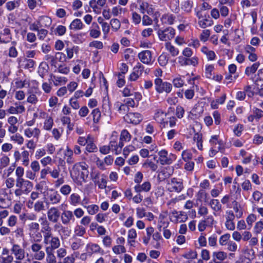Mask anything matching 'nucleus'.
<instances>
[{"mask_svg":"<svg viewBox=\"0 0 263 263\" xmlns=\"http://www.w3.org/2000/svg\"><path fill=\"white\" fill-rule=\"evenodd\" d=\"M69 202L70 205L77 206L81 202V197L78 194L73 193L69 197Z\"/></svg>","mask_w":263,"mask_h":263,"instance_id":"obj_39","label":"nucleus"},{"mask_svg":"<svg viewBox=\"0 0 263 263\" xmlns=\"http://www.w3.org/2000/svg\"><path fill=\"white\" fill-rule=\"evenodd\" d=\"M89 31L90 36L94 39L98 38L101 35L100 27L97 23L95 22L92 24V27L90 28Z\"/></svg>","mask_w":263,"mask_h":263,"instance_id":"obj_27","label":"nucleus"},{"mask_svg":"<svg viewBox=\"0 0 263 263\" xmlns=\"http://www.w3.org/2000/svg\"><path fill=\"white\" fill-rule=\"evenodd\" d=\"M136 231L134 229H130L128 232V242L132 245L135 242V239L137 237Z\"/></svg>","mask_w":263,"mask_h":263,"instance_id":"obj_50","label":"nucleus"},{"mask_svg":"<svg viewBox=\"0 0 263 263\" xmlns=\"http://www.w3.org/2000/svg\"><path fill=\"white\" fill-rule=\"evenodd\" d=\"M213 261L215 262L216 260L219 261H223L227 257V253L223 251H215L212 254Z\"/></svg>","mask_w":263,"mask_h":263,"instance_id":"obj_37","label":"nucleus"},{"mask_svg":"<svg viewBox=\"0 0 263 263\" xmlns=\"http://www.w3.org/2000/svg\"><path fill=\"white\" fill-rule=\"evenodd\" d=\"M31 251L34 253V258L37 260H43L45 256L44 251L42 250L43 246L37 243H33L31 247Z\"/></svg>","mask_w":263,"mask_h":263,"instance_id":"obj_10","label":"nucleus"},{"mask_svg":"<svg viewBox=\"0 0 263 263\" xmlns=\"http://www.w3.org/2000/svg\"><path fill=\"white\" fill-rule=\"evenodd\" d=\"M64 158L68 164H71L74 162L73 158V152L68 146H67L64 152Z\"/></svg>","mask_w":263,"mask_h":263,"instance_id":"obj_28","label":"nucleus"},{"mask_svg":"<svg viewBox=\"0 0 263 263\" xmlns=\"http://www.w3.org/2000/svg\"><path fill=\"white\" fill-rule=\"evenodd\" d=\"M175 20V17L172 14H164L161 17V21L163 24L172 25Z\"/></svg>","mask_w":263,"mask_h":263,"instance_id":"obj_47","label":"nucleus"},{"mask_svg":"<svg viewBox=\"0 0 263 263\" xmlns=\"http://www.w3.org/2000/svg\"><path fill=\"white\" fill-rule=\"evenodd\" d=\"M88 142L86 144V150L89 153H95L98 150L97 146L94 143L93 138L90 135L87 136Z\"/></svg>","mask_w":263,"mask_h":263,"instance_id":"obj_25","label":"nucleus"},{"mask_svg":"<svg viewBox=\"0 0 263 263\" xmlns=\"http://www.w3.org/2000/svg\"><path fill=\"white\" fill-rule=\"evenodd\" d=\"M17 218L16 216L14 215H10L7 220V226L10 228L15 227L17 223Z\"/></svg>","mask_w":263,"mask_h":263,"instance_id":"obj_52","label":"nucleus"},{"mask_svg":"<svg viewBox=\"0 0 263 263\" xmlns=\"http://www.w3.org/2000/svg\"><path fill=\"white\" fill-rule=\"evenodd\" d=\"M84 27V25L79 18H76L72 21L69 25V28L71 30H78L82 29Z\"/></svg>","mask_w":263,"mask_h":263,"instance_id":"obj_33","label":"nucleus"},{"mask_svg":"<svg viewBox=\"0 0 263 263\" xmlns=\"http://www.w3.org/2000/svg\"><path fill=\"white\" fill-rule=\"evenodd\" d=\"M48 219L49 221L53 223L58 222L60 217V212L57 207H51L47 212Z\"/></svg>","mask_w":263,"mask_h":263,"instance_id":"obj_13","label":"nucleus"},{"mask_svg":"<svg viewBox=\"0 0 263 263\" xmlns=\"http://www.w3.org/2000/svg\"><path fill=\"white\" fill-rule=\"evenodd\" d=\"M140 10L142 13H144L145 11H146L148 14L153 12L151 6H150L148 3L145 2H142L141 3L140 5Z\"/></svg>","mask_w":263,"mask_h":263,"instance_id":"obj_45","label":"nucleus"},{"mask_svg":"<svg viewBox=\"0 0 263 263\" xmlns=\"http://www.w3.org/2000/svg\"><path fill=\"white\" fill-rule=\"evenodd\" d=\"M41 27H48L51 24V19L46 16H43L41 17L38 20Z\"/></svg>","mask_w":263,"mask_h":263,"instance_id":"obj_46","label":"nucleus"},{"mask_svg":"<svg viewBox=\"0 0 263 263\" xmlns=\"http://www.w3.org/2000/svg\"><path fill=\"white\" fill-rule=\"evenodd\" d=\"M236 216L234 212L232 210L226 211L224 225L227 230L234 231L235 229L234 219Z\"/></svg>","mask_w":263,"mask_h":263,"instance_id":"obj_8","label":"nucleus"},{"mask_svg":"<svg viewBox=\"0 0 263 263\" xmlns=\"http://www.w3.org/2000/svg\"><path fill=\"white\" fill-rule=\"evenodd\" d=\"M41 133L38 128H26L24 130V135L28 138H34L37 140Z\"/></svg>","mask_w":263,"mask_h":263,"instance_id":"obj_22","label":"nucleus"},{"mask_svg":"<svg viewBox=\"0 0 263 263\" xmlns=\"http://www.w3.org/2000/svg\"><path fill=\"white\" fill-rule=\"evenodd\" d=\"M254 230L255 234H260L263 230V221H257L255 224Z\"/></svg>","mask_w":263,"mask_h":263,"instance_id":"obj_64","label":"nucleus"},{"mask_svg":"<svg viewBox=\"0 0 263 263\" xmlns=\"http://www.w3.org/2000/svg\"><path fill=\"white\" fill-rule=\"evenodd\" d=\"M74 233L75 235L83 236L86 233V230L82 226H77L74 228Z\"/></svg>","mask_w":263,"mask_h":263,"instance_id":"obj_59","label":"nucleus"},{"mask_svg":"<svg viewBox=\"0 0 263 263\" xmlns=\"http://www.w3.org/2000/svg\"><path fill=\"white\" fill-rule=\"evenodd\" d=\"M88 165L84 162H80L74 164L70 175L73 180L79 185L86 182L89 174Z\"/></svg>","mask_w":263,"mask_h":263,"instance_id":"obj_2","label":"nucleus"},{"mask_svg":"<svg viewBox=\"0 0 263 263\" xmlns=\"http://www.w3.org/2000/svg\"><path fill=\"white\" fill-rule=\"evenodd\" d=\"M143 70V66L141 64L138 63L134 68V71L130 74L129 80L131 81H136L142 74Z\"/></svg>","mask_w":263,"mask_h":263,"instance_id":"obj_16","label":"nucleus"},{"mask_svg":"<svg viewBox=\"0 0 263 263\" xmlns=\"http://www.w3.org/2000/svg\"><path fill=\"white\" fill-rule=\"evenodd\" d=\"M168 57L165 54L162 53L158 58V62L161 66H165L168 63Z\"/></svg>","mask_w":263,"mask_h":263,"instance_id":"obj_62","label":"nucleus"},{"mask_svg":"<svg viewBox=\"0 0 263 263\" xmlns=\"http://www.w3.org/2000/svg\"><path fill=\"white\" fill-rule=\"evenodd\" d=\"M46 261L47 263L57 262L56 257L52 252L47 251Z\"/></svg>","mask_w":263,"mask_h":263,"instance_id":"obj_63","label":"nucleus"},{"mask_svg":"<svg viewBox=\"0 0 263 263\" xmlns=\"http://www.w3.org/2000/svg\"><path fill=\"white\" fill-rule=\"evenodd\" d=\"M71 191V187L68 184H64L62 185L60 189V192L64 196L68 195Z\"/></svg>","mask_w":263,"mask_h":263,"instance_id":"obj_60","label":"nucleus"},{"mask_svg":"<svg viewBox=\"0 0 263 263\" xmlns=\"http://www.w3.org/2000/svg\"><path fill=\"white\" fill-rule=\"evenodd\" d=\"M233 208L234 213L237 218H240L243 214V210L241 205L237 201L233 202Z\"/></svg>","mask_w":263,"mask_h":263,"instance_id":"obj_30","label":"nucleus"},{"mask_svg":"<svg viewBox=\"0 0 263 263\" xmlns=\"http://www.w3.org/2000/svg\"><path fill=\"white\" fill-rule=\"evenodd\" d=\"M130 139L131 135L126 129H123L121 131L120 137V142L129 141Z\"/></svg>","mask_w":263,"mask_h":263,"instance_id":"obj_51","label":"nucleus"},{"mask_svg":"<svg viewBox=\"0 0 263 263\" xmlns=\"http://www.w3.org/2000/svg\"><path fill=\"white\" fill-rule=\"evenodd\" d=\"M173 173L174 168L173 167H165L158 173V179L160 181H163L172 176Z\"/></svg>","mask_w":263,"mask_h":263,"instance_id":"obj_15","label":"nucleus"},{"mask_svg":"<svg viewBox=\"0 0 263 263\" xmlns=\"http://www.w3.org/2000/svg\"><path fill=\"white\" fill-rule=\"evenodd\" d=\"M37 91L33 92L31 90H29L28 91L27 94H28V97L27 99V101L31 104H35L38 102V98L37 97Z\"/></svg>","mask_w":263,"mask_h":263,"instance_id":"obj_36","label":"nucleus"},{"mask_svg":"<svg viewBox=\"0 0 263 263\" xmlns=\"http://www.w3.org/2000/svg\"><path fill=\"white\" fill-rule=\"evenodd\" d=\"M25 111V107L20 103H16L14 106H10L8 109V111L11 114H22Z\"/></svg>","mask_w":263,"mask_h":263,"instance_id":"obj_26","label":"nucleus"},{"mask_svg":"<svg viewBox=\"0 0 263 263\" xmlns=\"http://www.w3.org/2000/svg\"><path fill=\"white\" fill-rule=\"evenodd\" d=\"M15 86L17 88H22L23 87H26L29 86V81L26 79L24 80L16 79L15 82Z\"/></svg>","mask_w":263,"mask_h":263,"instance_id":"obj_54","label":"nucleus"},{"mask_svg":"<svg viewBox=\"0 0 263 263\" xmlns=\"http://www.w3.org/2000/svg\"><path fill=\"white\" fill-rule=\"evenodd\" d=\"M22 149H23V151L21 153L22 165L24 166H28L29 164V152L24 149V148H22Z\"/></svg>","mask_w":263,"mask_h":263,"instance_id":"obj_41","label":"nucleus"},{"mask_svg":"<svg viewBox=\"0 0 263 263\" xmlns=\"http://www.w3.org/2000/svg\"><path fill=\"white\" fill-rule=\"evenodd\" d=\"M40 220L42 221L41 224L42 225V232L43 233H45L46 232L51 231V228L49 227V224L45 217H41L40 218Z\"/></svg>","mask_w":263,"mask_h":263,"instance_id":"obj_53","label":"nucleus"},{"mask_svg":"<svg viewBox=\"0 0 263 263\" xmlns=\"http://www.w3.org/2000/svg\"><path fill=\"white\" fill-rule=\"evenodd\" d=\"M53 125V120L51 117H46L44 123L43 128L46 130H50Z\"/></svg>","mask_w":263,"mask_h":263,"instance_id":"obj_49","label":"nucleus"},{"mask_svg":"<svg viewBox=\"0 0 263 263\" xmlns=\"http://www.w3.org/2000/svg\"><path fill=\"white\" fill-rule=\"evenodd\" d=\"M165 47L173 57H176L179 54V50L172 45L170 42L166 43Z\"/></svg>","mask_w":263,"mask_h":263,"instance_id":"obj_44","label":"nucleus"},{"mask_svg":"<svg viewBox=\"0 0 263 263\" xmlns=\"http://www.w3.org/2000/svg\"><path fill=\"white\" fill-rule=\"evenodd\" d=\"M209 204L213 210V214L215 216H218L222 211V205L218 200L212 199L210 201Z\"/></svg>","mask_w":263,"mask_h":263,"instance_id":"obj_20","label":"nucleus"},{"mask_svg":"<svg viewBox=\"0 0 263 263\" xmlns=\"http://www.w3.org/2000/svg\"><path fill=\"white\" fill-rule=\"evenodd\" d=\"M61 220L64 225H68L72 220H74V216L72 211L69 210L64 211L60 215Z\"/></svg>","mask_w":263,"mask_h":263,"instance_id":"obj_19","label":"nucleus"},{"mask_svg":"<svg viewBox=\"0 0 263 263\" xmlns=\"http://www.w3.org/2000/svg\"><path fill=\"white\" fill-rule=\"evenodd\" d=\"M106 4V0H91L89 3L90 7L96 14H100Z\"/></svg>","mask_w":263,"mask_h":263,"instance_id":"obj_12","label":"nucleus"},{"mask_svg":"<svg viewBox=\"0 0 263 263\" xmlns=\"http://www.w3.org/2000/svg\"><path fill=\"white\" fill-rule=\"evenodd\" d=\"M11 251L17 260H22L25 258L24 249L17 244L12 245Z\"/></svg>","mask_w":263,"mask_h":263,"instance_id":"obj_11","label":"nucleus"},{"mask_svg":"<svg viewBox=\"0 0 263 263\" xmlns=\"http://www.w3.org/2000/svg\"><path fill=\"white\" fill-rule=\"evenodd\" d=\"M259 62L254 63L252 66L247 67L245 70V74L247 76L250 75L251 73H254L256 72L259 66Z\"/></svg>","mask_w":263,"mask_h":263,"instance_id":"obj_48","label":"nucleus"},{"mask_svg":"<svg viewBox=\"0 0 263 263\" xmlns=\"http://www.w3.org/2000/svg\"><path fill=\"white\" fill-rule=\"evenodd\" d=\"M252 114L248 117V120L250 122L258 121L263 117V110L257 107H254L252 109Z\"/></svg>","mask_w":263,"mask_h":263,"instance_id":"obj_17","label":"nucleus"},{"mask_svg":"<svg viewBox=\"0 0 263 263\" xmlns=\"http://www.w3.org/2000/svg\"><path fill=\"white\" fill-rule=\"evenodd\" d=\"M11 40V34L9 28H5L0 33V43H7Z\"/></svg>","mask_w":263,"mask_h":263,"instance_id":"obj_24","label":"nucleus"},{"mask_svg":"<svg viewBox=\"0 0 263 263\" xmlns=\"http://www.w3.org/2000/svg\"><path fill=\"white\" fill-rule=\"evenodd\" d=\"M151 189V184L148 181H146L142 184H138L135 186L134 190L137 193L141 192H148Z\"/></svg>","mask_w":263,"mask_h":263,"instance_id":"obj_29","label":"nucleus"},{"mask_svg":"<svg viewBox=\"0 0 263 263\" xmlns=\"http://www.w3.org/2000/svg\"><path fill=\"white\" fill-rule=\"evenodd\" d=\"M198 23L201 28H205L211 26L213 24V21L212 20L205 17L200 20H198Z\"/></svg>","mask_w":263,"mask_h":263,"instance_id":"obj_43","label":"nucleus"},{"mask_svg":"<svg viewBox=\"0 0 263 263\" xmlns=\"http://www.w3.org/2000/svg\"><path fill=\"white\" fill-rule=\"evenodd\" d=\"M211 34L210 30L209 29H205L202 30L201 33L199 36V39L201 41L205 42L209 39Z\"/></svg>","mask_w":263,"mask_h":263,"instance_id":"obj_58","label":"nucleus"},{"mask_svg":"<svg viewBox=\"0 0 263 263\" xmlns=\"http://www.w3.org/2000/svg\"><path fill=\"white\" fill-rule=\"evenodd\" d=\"M167 187L170 192L179 193L183 189V182L180 179L173 178L167 181Z\"/></svg>","mask_w":263,"mask_h":263,"instance_id":"obj_5","label":"nucleus"},{"mask_svg":"<svg viewBox=\"0 0 263 263\" xmlns=\"http://www.w3.org/2000/svg\"><path fill=\"white\" fill-rule=\"evenodd\" d=\"M211 147H218V150H220L222 146V141L219 139L217 135L212 136L209 140Z\"/></svg>","mask_w":263,"mask_h":263,"instance_id":"obj_32","label":"nucleus"},{"mask_svg":"<svg viewBox=\"0 0 263 263\" xmlns=\"http://www.w3.org/2000/svg\"><path fill=\"white\" fill-rule=\"evenodd\" d=\"M156 91L159 93L165 92L169 93L172 89V84L167 82H163L160 78H156L154 81Z\"/></svg>","mask_w":263,"mask_h":263,"instance_id":"obj_4","label":"nucleus"},{"mask_svg":"<svg viewBox=\"0 0 263 263\" xmlns=\"http://www.w3.org/2000/svg\"><path fill=\"white\" fill-rule=\"evenodd\" d=\"M112 250L116 254H120L126 252V250L123 245H116L112 247Z\"/></svg>","mask_w":263,"mask_h":263,"instance_id":"obj_55","label":"nucleus"},{"mask_svg":"<svg viewBox=\"0 0 263 263\" xmlns=\"http://www.w3.org/2000/svg\"><path fill=\"white\" fill-rule=\"evenodd\" d=\"M201 51L206 55L208 60L213 61L215 59V53L213 51L209 49L207 47L203 46L201 49Z\"/></svg>","mask_w":263,"mask_h":263,"instance_id":"obj_35","label":"nucleus"},{"mask_svg":"<svg viewBox=\"0 0 263 263\" xmlns=\"http://www.w3.org/2000/svg\"><path fill=\"white\" fill-rule=\"evenodd\" d=\"M166 114L160 109L157 110L154 116V120L160 123L164 122V120Z\"/></svg>","mask_w":263,"mask_h":263,"instance_id":"obj_38","label":"nucleus"},{"mask_svg":"<svg viewBox=\"0 0 263 263\" xmlns=\"http://www.w3.org/2000/svg\"><path fill=\"white\" fill-rule=\"evenodd\" d=\"M91 178L96 185L100 189H105L107 186V176L98 172H94L91 174Z\"/></svg>","mask_w":263,"mask_h":263,"instance_id":"obj_3","label":"nucleus"},{"mask_svg":"<svg viewBox=\"0 0 263 263\" xmlns=\"http://www.w3.org/2000/svg\"><path fill=\"white\" fill-rule=\"evenodd\" d=\"M92 116L93 121L95 123L99 122L101 118V112L98 108L94 109L91 113Z\"/></svg>","mask_w":263,"mask_h":263,"instance_id":"obj_56","label":"nucleus"},{"mask_svg":"<svg viewBox=\"0 0 263 263\" xmlns=\"http://www.w3.org/2000/svg\"><path fill=\"white\" fill-rule=\"evenodd\" d=\"M25 170L21 166H17L15 169V186L16 189L14 191V195L20 198L23 194L28 195L33 187V183L28 180L23 178Z\"/></svg>","mask_w":263,"mask_h":263,"instance_id":"obj_1","label":"nucleus"},{"mask_svg":"<svg viewBox=\"0 0 263 263\" xmlns=\"http://www.w3.org/2000/svg\"><path fill=\"white\" fill-rule=\"evenodd\" d=\"M168 153L165 150H162L158 153L159 159L157 162H160L162 165L169 164L172 163L171 159L167 157Z\"/></svg>","mask_w":263,"mask_h":263,"instance_id":"obj_23","label":"nucleus"},{"mask_svg":"<svg viewBox=\"0 0 263 263\" xmlns=\"http://www.w3.org/2000/svg\"><path fill=\"white\" fill-rule=\"evenodd\" d=\"M127 11L126 8H122L120 6L118 5L112 8L111 13L114 16H117L122 13H125Z\"/></svg>","mask_w":263,"mask_h":263,"instance_id":"obj_40","label":"nucleus"},{"mask_svg":"<svg viewBox=\"0 0 263 263\" xmlns=\"http://www.w3.org/2000/svg\"><path fill=\"white\" fill-rule=\"evenodd\" d=\"M169 222L167 218L166 213L161 214L159 217L158 228L161 230V228H167L168 226Z\"/></svg>","mask_w":263,"mask_h":263,"instance_id":"obj_31","label":"nucleus"},{"mask_svg":"<svg viewBox=\"0 0 263 263\" xmlns=\"http://www.w3.org/2000/svg\"><path fill=\"white\" fill-rule=\"evenodd\" d=\"M50 192L48 193V199L50 203L52 204H58L61 200V196L57 191L53 190H50Z\"/></svg>","mask_w":263,"mask_h":263,"instance_id":"obj_18","label":"nucleus"},{"mask_svg":"<svg viewBox=\"0 0 263 263\" xmlns=\"http://www.w3.org/2000/svg\"><path fill=\"white\" fill-rule=\"evenodd\" d=\"M124 119L128 123L137 124L142 120V117L138 112H129L126 115Z\"/></svg>","mask_w":263,"mask_h":263,"instance_id":"obj_14","label":"nucleus"},{"mask_svg":"<svg viewBox=\"0 0 263 263\" xmlns=\"http://www.w3.org/2000/svg\"><path fill=\"white\" fill-rule=\"evenodd\" d=\"M86 250L88 254L91 255L93 253H99L101 251L100 247L96 243H90L86 246Z\"/></svg>","mask_w":263,"mask_h":263,"instance_id":"obj_34","label":"nucleus"},{"mask_svg":"<svg viewBox=\"0 0 263 263\" xmlns=\"http://www.w3.org/2000/svg\"><path fill=\"white\" fill-rule=\"evenodd\" d=\"M170 216L171 221L175 223L184 222L188 219L187 214L183 211H177L174 210L172 212Z\"/></svg>","mask_w":263,"mask_h":263,"instance_id":"obj_9","label":"nucleus"},{"mask_svg":"<svg viewBox=\"0 0 263 263\" xmlns=\"http://www.w3.org/2000/svg\"><path fill=\"white\" fill-rule=\"evenodd\" d=\"M142 166L144 168H149L151 171L155 172L158 168V165L157 163H154L151 160L147 159L143 163Z\"/></svg>","mask_w":263,"mask_h":263,"instance_id":"obj_42","label":"nucleus"},{"mask_svg":"<svg viewBox=\"0 0 263 263\" xmlns=\"http://www.w3.org/2000/svg\"><path fill=\"white\" fill-rule=\"evenodd\" d=\"M243 90L245 92L246 95H247L249 98L253 97L255 94L254 88L252 86L249 85L245 86L243 88Z\"/></svg>","mask_w":263,"mask_h":263,"instance_id":"obj_61","label":"nucleus"},{"mask_svg":"<svg viewBox=\"0 0 263 263\" xmlns=\"http://www.w3.org/2000/svg\"><path fill=\"white\" fill-rule=\"evenodd\" d=\"M34 210L36 212H40L45 210V205L43 201L38 200L33 205Z\"/></svg>","mask_w":263,"mask_h":263,"instance_id":"obj_57","label":"nucleus"},{"mask_svg":"<svg viewBox=\"0 0 263 263\" xmlns=\"http://www.w3.org/2000/svg\"><path fill=\"white\" fill-rule=\"evenodd\" d=\"M157 33L160 40L167 41L174 37L175 31L173 28L168 27L164 30L159 29Z\"/></svg>","mask_w":263,"mask_h":263,"instance_id":"obj_7","label":"nucleus"},{"mask_svg":"<svg viewBox=\"0 0 263 263\" xmlns=\"http://www.w3.org/2000/svg\"><path fill=\"white\" fill-rule=\"evenodd\" d=\"M118 136L116 132H114L111 138V140L109 142V146L110 150L115 153L116 155H118L121 153L122 148L124 146L123 142H119L117 143Z\"/></svg>","mask_w":263,"mask_h":263,"instance_id":"obj_6","label":"nucleus"},{"mask_svg":"<svg viewBox=\"0 0 263 263\" xmlns=\"http://www.w3.org/2000/svg\"><path fill=\"white\" fill-rule=\"evenodd\" d=\"M138 58L143 63L149 64L152 59V52L149 50L142 51L138 54Z\"/></svg>","mask_w":263,"mask_h":263,"instance_id":"obj_21","label":"nucleus"}]
</instances>
